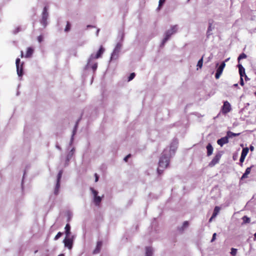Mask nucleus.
I'll return each instance as SVG.
<instances>
[{
	"label": "nucleus",
	"instance_id": "2f4dec72",
	"mask_svg": "<svg viewBox=\"0 0 256 256\" xmlns=\"http://www.w3.org/2000/svg\"><path fill=\"white\" fill-rule=\"evenodd\" d=\"M62 233L61 232H58L57 234L55 236L54 238V240H58L60 237L62 236Z\"/></svg>",
	"mask_w": 256,
	"mask_h": 256
},
{
	"label": "nucleus",
	"instance_id": "393cba45",
	"mask_svg": "<svg viewBox=\"0 0 256 256\" xmlns=\"http://www.w3.org/2000/svg\"><path fill=\"white\" fill-rule=\"evenodd\" d=\"M70 27H71L70 24L68 22L67 24H66V28L64 29V31L66 32H68L70 30Z\"/></svg>",
	"mask_w": 256,
	"mask_h": 256
},
{
	"label": "nucleus",
	"instance_id": "a19ab883",
	"mask_svg": "<svg viewBox=\"0 0 256 256\" xmlns=\"http://www.w3.org/2000/svg\"><path fill=\"white\" fill-rule=\"evenodd\" d=\"M131 156V154H129L128 155H127L124 158V160L125 162H127L128 161V158H130V157Z\"/></svg>",
	"mask_w": 256,
	"mask_h": 256
},
{
	"label": "nucleus",
	"instance_id": "ea45409f",
	"mask_svg": "<svg viewBox=\"0 0 256 256\" xmlns=\"http://www.w3.org/2000/svg\"><path fill=\"white\" fill-rule=\"evenodd\" d=\"M222 74L216 72L215 74V78L216 79H218Z\"/></svg>",
	"mask_w": 256,
	"mask_h": 256
},
{
	"label": "nucleus",
	"instance_id": "864d4df0",
	"mask_svg": "<svg viewBox=\"0 0 256 256\" xmlns=\"http://www.w3.org/2000/svg\"><path fill=\"white\" fill-rule=\"evenodd\" d=\"M58 256H64V255L63 254H59Z\"/></svg>",
	"mask_w": 256,
	"mask_h": 256
},
{
	"label": "nucleus",
	"instance_id": "f8f14e48",
	"mask_svg": "<svg viewBox=\"0 0 256 256\" xmlns=\"http://www.w3.org/2000/svg\"><path fill=\"white\" fill-rule=\"evenodd\" d=\"M220 210V207L216 206L214 208L212 216L209 219V222H210L212 220V219L214 218L218 215Z\"/></svg>",
	"mask_w": 256,
	"mask_h": 256
},
{
	"label": "nucleus",
	"instance_id": "9d476101",
	"mask_svg": "<svg viewBox=\"0 0 256 256\" xmlns=\"http://www.w3.org/2000/svg\"><path fill=\"white\" fill-rule=\"evenodd\" d=\"M228 138L226 136L224 137L218 139L217 140V144L220 145V146H222L224 144H228Z\"/></svg>",
	"mask_w": 256,
	"mask_h": 256
},
{
	"label": "nucleus",
	"instance_id": "473e14b6",
	"mask_svg": "<svg viewBox=\"0 0 256 256\" xmlns=\"http://www.w3.org/2000/svg\"><path fill=\"white\" fill-rule=\"evenodd\" d=\"M213 152V148L212 146L209 144V156H210L212 154Z\"/></svg>",
	"mask_w": 256,
	"mask_h": 256
},
{
	"label": "nucleus",
	"instance_id": "39448f33",
	"mask_svg": "<svg viewBox=\"0 0 256 256\" xmlns=\"http://www.w3.org/2000/svg\"><path fill=\"white\" fill-rule=\"evenodd\" d=\"M48 16V8L44 6L42 13V18L40 21L41 24L46 26L47 25V20Z\"/></svg>",
	"mask_w": 256,
	"mask_h": 256
},
{
	"label": "nucleus",
	"instance_id": "20e7f679",
	"mask_svg": "<svg viewBox=\"0 0 256 256\" xmlns=\"http://www.w3.org/2000/svg\"><path fill=\"white\" fill-rule=\"evenodd\" d=\"M20 60L19 58L16 59V72L19 76H22L23 73V65L24 62H22L20 64Z\"/></svg>",
	"mask_w": 256,
	"mask_h": 256
},
{
	"label": "nucleus",
	"instance_id": "4be33fe9",
	"mask_svg": "<svg viewBox=\"0 0 256 256\" xmlns=\"http://www.w3.org/2000/svg\"><path fill=\"white\" fill-rule=\"evenodd\" d=\"M177 148V144L173 142L170 146V150H172L174 153Z\"/></svg>",
	"mask_w": 256,
	"mask_h": 256
},
{
	"label": "nucleus",
	"instance_id": "7ed1b4c3",
	"mask_svg": "<svg viewBox=\"0 0 256 256\" xmlns=\"http://www.w3.org/2000/svg\"><path fill=\"white\" fill-rule=\"evenodd\" d=\"M223 154L222 151L218 152L215 156L213 158V159L211 160V162L209 163V166H214L216 164H217L220 160V159L222 155Z\"/></svg>",
	"mask_w": 256,
	"mask_h": 256
},
{
	"label": "nucleus",
	"instance_id": "603ef678",
	"mask_svg": "<svg viewBox=\"0 0 256 256\" xmlns=\"http://www.w3.org/2000/svg\"><path fill=\"white\" fill-rule=\"evenodd\" d=\"M206 150H207V153L208 154V145H207L206 146Z\"/></svg>",
	"mask_w": 256,
	"mask_h": 256
},
{
	"label": "nucleus",
	"instance_id": "72a5a7b5",
	"mask_svg": "<svg viewBox=\"0 0 256 256\" xmlns=\"http://www.w3.org/2000/svg\"><path fill=\"white\" fill-rule=\"evenodd\" d=\"M166 0H160L158 4V8H160L165 2Z\"/></svg>",
	"mask_w": 256,
	"mask_h": 256
},
{
	"label": "nucleus",
	"instance_id": "f704fd0d",
	"mask_svg": "<svg viewBox=\"0 0 256 256\" xmlns=\"http://www.w3.org/2000/svg\"><path fill=\"white\" fill-rule=\"evenodd\" d=\"M223 70H224V69L222 68H220L218 66L216 70V72L222 74L223 72Z\"/></svg>",
	"mask_w": 256,
	"mask_h": 256
},
{
	"label": "nucleus",
	"instance_id": "de8ad7c7",
	"mask_svg": "<svg viewBox=\"0 0 256 256\" xmlns=\"http://www.w3.org/2000/svg\"><path fill=\"white\" fill-rule=\"evenodd\" d=\"M250 151H253L254 150V147L252 146V145L250 146Z\"/></svg>",
	"mask_w": 256,
	"mask_h": 256
},
{
	"label": "nucleus",
	"instance_id": "052dcab7",
	"mask_svg": "<svg viewBox=\"0 0 256 256\" xmlns=\"http://www.w3.org/2000/svg\"><path fill=\"white\" fill-rule=\"evenodd\" d=\"M254 94H255V95H256V92H255Z\"/></svg>",
	"mask_w": 256,
	"mask_h": 256
},
{
	"label": "nucleus",
	"instance_id": "412c9836",
	"mask_svg": "<svg viewBox=\"0 0 256 256\" xmlns=\"http://www.w3.org/2000/svg\"><path fill=\"white\" fill-rule=\"evenodd\" d=\"M242 220H243V222L242 223V224H248L250 222V218L248 217L247 216H244L242 218Z\"/></svg>",
	"mask_w": 256,
	"mask_h": 256
},
{
	"label": "nucleus",
	"instance_id": "c756f323",
	"mask_svg": "<svg viewBox=\"0 0 256 256\" xmlns=\"http://www.w3.org/2000/svg\"><path fill=\"white\" fill-rule=\"evenodd\" d=\"M135 74L134 72H132L130 74L129 77L128 78V81L130 82V80H132V79L134 78L135 77Z\"/></svg>",
	"mask_w": 256,
	"mask_h": 256
},
{
	"label": "nucleus",
	"instance_id": "13d9d810",
	"mask_svg": "<svg viewBox=\"0 0 256 256\" xmlns=\"http://www.w3.org/2000/svg\"><path fill=\"white\" fill-rule=\"evenodd\" d=\"M218 66V62H217V63L216 64V66L217 67V66Z\"/></svg>",
	"mask_w": 256,
	"mask_h": 256
},
{
	"label": "nucleus",
	"instance_id": "a18cd8bd",
	"mask_svg": "<svg viewBox=\"0 0 256 256\" xmlns=\"http://www.w3.org/2000/svg\"><path fill=\"white\" fill-rule=\"evenodd\" d=\"M244 76L246 81H248V80H250V78L247 76L246 74L244 75Z\"/></svg>",
	"mask_w": 256,
	"mask_h": 256
},
{
	"label": "nucleus",
	"instance_id": "f3484780",
	"mask_svg": "<svg viewBox=\"0 0 256 256\" xmlns=\"http://www.w3.org/2000/svg\"><path fill=\"white\" fill-rule=\"evenodd\" d=\"M65 234L66 237L70 236V224H67L65 226Z\"/></svg>",
	"mask_w": 256,
	"mask_h": 256
},
{
	"label": "nucleus",
	"instance_id": "680f3d73",
	"mask_svg": "<svg viewBox=\"0 0 256 256\" xmlns=\"http://www.w3.org/2000/svg\"><path fill=\"white\" fill-rule=\"evenodd\" d=\"M190 0H188V1H189Z\"/></svg>",
	"mask_w": 256,
	"mask_h": 256
},
{
	"label": "nucleus",
	"instance_id": "aec40b11",
	"mask_svg": "<svg viewBox=\"0 0 256 256\" xmlns=\"http://www.w3.org/2000/svg\"><path fill=\"white\" fill-rule=\"evenodd\" d=\"M240 134V133H234V132H232L230 131H228L227 132H226V136H228V138H232L234 136H238Z\"/></svg>",
	"mask_w": 256,
	"mask_h": 256
},
{
	"label": "nucleus",
	"instance_id": "37998d69",
	"mask_svg": "<svg viewBox=\"0 0 256 256\" xmlns=\"http://www.w3.org/2000/svg\"><path fill=\"white\" fill-rule=\"evenodd\" d=\"M94 176H95V182H97L98 180V178H99L98 176V175L97 174H95Z\"/></svg>",
	"mask_w": 256,
	"mask_h": 256
},
{
	"label": "nucleus",
	"instance_id": "c9c22d12",
	"mask_svg": "<svg viewBox=\"0 0 256 256\" xmlns=\"http://www.w3.org/2000/svg\"><path fill=\"white\" fill-rule=\"evenodd\" d=\"M72 155V153L70 155L69 154L67 156L66 162V164H68V162H69L71 158Z\"/></svg>",
	"mask_w": 256,
	"mask_h": 256
},
{
	"label": "nucleus",
	"instance_id": "5701e85b",
	"mask_svg": "<svg viewBox=\"0 0 256 256\" xmlns=\"http://www.w3.org/2000/svg\"><path fill=\"white\" fill-rule=\"evenodd\" d=\"M248 148L246 147L242 148L241 154L244 156H246L248 152Z\"/></svg>",
	"mask_w": 256,
	"mask_h": 256
},
{
	"label": "nucleus",
	"instance_id": "6ab92c4d",
	"mask_svg": "<svg viewBox=\"0 0 256 256\" xmlns=\"http://www.w3.org/2000/svg\"><path fill=\"white\" fill-rule=\"evenodd\" d=\"M146 256H152V249L150 247H146Z\"/></svg>",
	"mask_w": 256,
	"mask_h": 256
},
{
	"label": "nucleus",
	"instance_id": "3c124183",
	"mask_svg": "<svg viewBox=\"0 0 256 256\" xmlns=\"http://www.w3.org/2000/svg\"><path fill=\"white\" fill-rule=\"evenodd\" d=\"M254 240H256V232L254 234Z\"/></svg>",
	"mask_w": 256,
	"mask_h": 256
},
{
	"label": "nucleus",
	"instance_id": "cd10ccee",
	"mask_svg": "<svg viewBox=\"0 0 256 256\" xmlns=\"http://www.w3.org/2000/svg\"><path fill=\"white\" fill-rule=\"evenodd\" d=\"M246 58V55L244 53H242L238 56V60L239 61V60H240L245 58Z\"/></svg>",
	"mask_w": 256,
	"mask_h": 256
},
{
	"label": "nucleus",
	"instance_id": "bf43d9fd",
	"mask_svg": "<svg viewBox=\"0 0 256 256\" xmlns=\"http://www.w3.org/2000/svg\"><path fill=\"white\" fill-rule=\"evenodd\" d=\"M37 252H38V250H36V251L34 252V253L36 254V253Z\"/></svg>",
	"mask_w": 256,
	"mask_h": 256
},
{
	"label": "nucleus",
	"instance_id": "2eb2a0df",
	"mask_svg": "<svg viewBox=\"0 0 256 256\" xmlns=\"http://www.w3.org/2000/svg\"><path fill=\"white\" fill-rule=\"evenodd\" d=\"M33 52L34 49L31 47L28 48L24 57L26 58H30L32 56Z\"/></svg>",
	"mask_w": 256,
	"mask_h": 256
},
{
	"label": "nucleus",
	"instance_id": "4d7b16f0",
	"mask_svg": "<svg viewBox=\"0 0 256 256\" xmlns=\"http://www.w3.org/2000/svg\"><path fill=\"white\" fill-rule=\"evenodd\" d=\"M208 28H209V31H210L211 30L210 28V26L209 25Z\"/></svg>",
	"mask_w": 256,
	"mask_h": 256
},
{
	"label": "nucleus",
	"instance_id": "a878e982",
	"mask_svg": "<svg viewBox=\"0 0 256 256\" xmlns=\"http://www.w3.org/2000/svg\"><path fill=\"white\" fill-rule=\"evenodd\" d=\"M202 64H203V60H202V58H201L198 62V64H197V66L198 67V68H201L202 67Z\"/></svg>",
	"mask_w": 256,
	"mask_h": 256
},
{
	"label": "nucleus",
	"instance_id": "e2e57ef3",
	"mask_svg": "<svg viewBox=\"0 0 256 256\" xmlns=\"http://www.w3.org/2000/svg\"><path fill=\"white\" fill-rule=\"evenodd\" d=\"M255 74H256V72H255Z\"/></svg>",
	"mask_w": 256,
	"mask_h": 256
},
{
	"label": "nucleus",
	"instance_id": "f257e3e1",
	"mask_svg": "<svg viewBox=\"0 0 256 256\" xmlns=\"http://www.w3.org/2000/svg\"><path fill=\"white\" fill-rule=\"evenodd\" d=\"M166 150H164L158 162V168L157 171L159 174H161L164 169L166 168L170 162V157L166 154Z\"/></svg>",
	"mask_w": 256,
	"mask_h": 256
},
{
	"label": "nucleus",
	"instance_id": "58836bf2",
	"mask_svg": "<svg viewBox=\"0 0 256 256\" xmlns=\"http://www.w3.org/2000/svg\"><path fill=\"white\" fill-rule=\"evenodd\" d=\"M43 37L42 36H40L38 38V40L40 42H41L42 41Z\"/></svg>",
	"mask_w": 256,
	"mask_h": 256
},
{
	"label": "nucleus",
	"instance_id": "49530a36",
	"mask_svg": "<svg viewBox=\"0 0 256 256\" xmlns=\"http://www.w3.org/2000/svg\"><path fill=\"white\" fill-rule=\"evenodd\" d=\"M77 126H78V122L76 123V126H75V128H74V129L73 131V134H74V132H76V127H77Z\"/></svg>",
	"mask_w": 256,
	"mask_h": 256
},
{
	"label": "nucleus",
	"instance_id": "bb28decb",
	"mask_svg": "<svg viewBox=\"0 0 256 256\" xmlns=\"http://www.w3.org/2000/svg\"><path fill=\"white\" fill-rule=\"evenodd\" d=\"M90 190L92 191L93 195H94V196H98V191H96V190H95L94 188H90Z\"/></svg>",
	"mask_w": 256,
	"mask_h": 256
},
{
	"label": "nucleus",
	"instance_id": "4c0bfd02",
	"mask_svg": "<svg viewBox=\"0 0 256 256\" xmlns=\"http://www.w3.org/2000/svg\"><path fill=\"white\" fill-rule=\"evenodd\" d=\"M240 84L242 86L244 85V80H243V77H240Z\"/></svg>",
	"mask_w": 256,
	"mask_h": 256
},
{
	"label": "nucleus",
	"instance_id": "79ce46f5",
	"mask_svg": "<svg viewBox=\"0 0 256 256\" xmlns=\"http://www.w3.org/2000/svg\"><path fill=\"white\" fill-rule=\"evenodd\" d=\"M216 235V233H214L213 234L212 238L211 240V242H213L215 240Z\"/></svg>",
	"mask_w": 256,
	"mask_h": 256
},
{
	"label": "nucleus",
	"instance_id": "ddd939ff",
	"mask_svg": "<svg viewBox=\"0 0 256 256\" xmlns=\"http://www.w3.org/2000/svg\"><path fill=\"white\" fill-rule=\"evenodd\" d=\"M238 68L240 77H243L244 75L246 74L244 68L242 66L241 64H238Z\"/></svg>",
	"mask_w": 256,
	"mask_h": 256
},
{
	"label": "nucleus",
	"instance_id": "0eeeda50",
	"mask_svg": "<svg viewBox=\"0 0 256 256\" xmlns=\"http://www.w3.org/2000/svg\"><path fill=\"white\" fill-rule=\"evenodd\" d=\"M232 108L230 104L228 101L224 102L222 108V114H226L230 112Z\"/></svg>",
	"mask_w": 256,
	"mask_h": 256
},
{
	"label": "nucleus",
	"instance_id": "dca6fc26",
	"mask_svg": "<svg viewBox=\"0 0 256 256\" xmlns=\"http://www.w3.org/2000/svg\"><path fill=\"white\" fill-rule=\"evenodd\" d=\"M102 198L100 196H96L94 198V202L96 206H99L102 202Z\"/></svg>",
	"mask_w": 256,
	"mask_h": 256
},
{
	"label": "nucleus",
	"instance_id": "c03bdc74",
	"mask_svg": "<svg viewBox=\"0 0 256 256\" xmlns=\"http://www.w3.org/2000/svg\"><path fill=\"white\" fill-rule=\"evenodd\" d=\"M97 68V64H94L92 66V68L94 70H95Z\"/></svg>",
	"mask_w": 256,
	"mask_h": 256
},
{
	"label": "nucleus",
	"instance_id": "7c9ffc66",
	"mask_svg": "<svg viewBox=\"0 0 256 256\" xmlns=\"http://www.w3.org/2000/svg\"><path fill=\"white\" fill-rule=\"evenodd\" d=\"M236 252H237V249L234 248H231L230 254L232 256H236Z\"/></svg>",
	"mask_w": 256,
	"mask_h": 256
},
{
	"label": "nucleus",
	"instance_id": "a211bd4d",
	"mask_svg": "<svg viewBox=\"0 0 256 256\" xmlns=\"http://www.w3.org/2000/svg\"><path fill=\"white\" fill-rule=\"evenodd\" d=\"M188 225H189V223H188V221H185L183 223L182 226L178 228V230L180 232H182L184 230V228L188 227Z\"/></svg>",
	"mask_w": 256,
	"mask_h": 256
},
{
	"label": "nucleus",
	"instance_id": "c85d7f7f",
	"mask_svg": "<svg viewBox=\"0 0 256 256\" xmlns=\"http://www.w3.org/2000/svg\"><path fill=\"white\" fill-rule=\"evenodd\" d=\"M245 158H246V156L241 154L240 159V164L241 166H242V162H244Z\"/></svg>",
	"mask_w": 256,
	"mask_h": 256
},
{
	"label": "nucleus",
	"instance_id": "6e6d98bb",
	"mask_svg": "<svg viewBox=\"0 0 256 256\" xmlns=\"http://www.w3.org/2000/svg\"><path fill=\"white\" fill-rule=\"evenodd\" d=\"M228 60H229V58L226 59L224 62H226L228 61Z\"/></svg>",
	"mask_w": 256,
	"mask_h": 256
},
{
	"label": "nucleus",
	"instance_id": "5fc2aeb1",
	"mask_svg": "<svg viewBox=\"0 0 256 256\" xmlns=\"http://www.w3.org/2000/svg\"><path fill=\"white\" fill-rule=\"evenodd\" d=\"M234 86L236 87L238 86V84H236L234 85Z\"/></svg>",
	"mask_w": 256,
	"mask_h": 256
},
{
	"label": "nucleus",
	"instance_id": "423d86ee",
	"mask_svg": "<svg viewBox=\"0 0 256 256\" xmlns=\"http://www.w3.org/2000/svg\"><path fill=\"white\" fill-rule=\"evenodd\" d=\"M105 50L104 48L102 46H101L98 51L97 53L94 54H92L90 57V60L92 59H97L100 58L102 56V54H104Z\"/></svg>",
	"mask_w": 256,
	"mask_h": 256
},
{
	"label": "nucleus",
	"instance_id": "09e8293b",
	"mask_svg": "<svg viewBox=\"0 0 256 256\" xmlns=\"http://www.w3.org/2000/svg\"><path fill=\"white\" fill-rule=\"evenodd\" d=\"M20 57H21V58H22L24 57V52L22 51H21Z\"/></svg>",
	"mask_w": 256,
	"mask_h": 256
},
{
	"label": "nucleus",
	"instance_id": "9b49d317",
	"mask_svg": "<svg viewBox=\"0 0 256 256\" xmlns=\"http://www.w3.org/2000/svg\"><path fill=\"white\" fill-rule=\"evenodd\" d=\"M102 245V241L98 242L97 244H96V246L95 249L94 250L92 254H98L101 250Z\"/></svg>",
	"mask_w": 256,
	"mask_h": 256
},
{
	"label": "nucleus",
	"instance_id": "e433bc0d",
	"mask_svg": "<svg viewBox=\"0 0 256 256\" xmlns=\"http://www.w3.org/2000/svg\"><path fill=\"white\" fill-rule=\"evenodd\" d=\"M226 66V64H225V62H222L221 64H220V66H218L220 68H222L223 69Z\"/></svg>",
	"mask_w": 256,
	"mask_h": 256
},
{
	"label": "nucleus",
	"instance_id": "1a4fd4ad",
	"mask_svg": "<svg viewBox=\"0 0 256 256\" xmlns=\"http://www.w3.org/2000/svg\"><path fill=\"white\" fill-rule=\"evenodd\" d=\"M62 171L60 170L57 176V182L54 190L55 194H58V190L60 187V180L61 179L62 176Z\"/></svg>",
	"mask_w": 256,
	"mask_h": 256
},
{
	"label": "nucleus",
	"instance_id": "4468645a",
	"mask_svg": "<svg viewBox=\"0 0 256 256\" xmlns=\"http://www.w3.org/2000/svg\"><path fill=\"white\" fill-rule=\"evenodd\" d=\"M253 166H251L250 167H248V168H247L246 169V171L244 172V173L242 174V178H241V179L242 180V179H244V178H248V174H249L250 172V171H251V169H252V167Z\"/></svg>",
	"mask_w": 256,
	"mask_h": 256
},
{
	"label": "nucleus",
	"instance_id": "8fccbe9b",
	"mask_svg": "<svg viewBox=\"0 0 256 256\" xmlns=\"http://www.w3.org/2000/svg\"><path fill=\"white\" fill-rule=\"evenodd\" d=\"M232 158H233L234 160H235L236 159V158H237V156H236V155H234H234L233 156V157H232Z\"/></svg>",
	"mask_w": 256,
	"mask_h": 256
},
{
	"label": "nucleus",
	"instance_id": "f03ea898",
	"mask_svg": "<svg viewBox=\"0 0 256 256\" xmlns=\"http://www.w3.org/2000/svg\"><path fill=\"white\" fill-rule=\"evenodd\" d=\"M178 30V26L175 25L171 27L170 29L166 32V36L162 40V44L164 45V43L169 39L170 36L176 33Z\"/></svg>",
	"mask_w": 256,
	"mask_h": 256
},
{
	"label": "nucleus",
	"instance_id": "6e6552de",
	"mask_svg": "<svg viewBox=\"0 0 256 256\" xmlns=\"http://www.w3.org/2000/svg\"><path fill=\"white\" fill-rule=\"evenodd\" d=\"M64 246L68 249L71 250L72 247L73 240L72 238L66 237L64 240Z\"/></svg>",
	"mask_w": 256,
	"mask_h": 256
},
{
	"label": "nucleus",
	"instance_id": "b1692460",
	"mask_svg": "<svg viewBox=\"0 0 256 256\" xmlns=\"http://www.w3.org/2000/svg\"><path fill=\"white\" fill-rule=\"evenodd\" d=\"M122 46V44L120 43H118L116 46L114 52H119Z\"/></svg>",
	"mask_w": 256,
	"mask_h": 256
}]
</instances>
